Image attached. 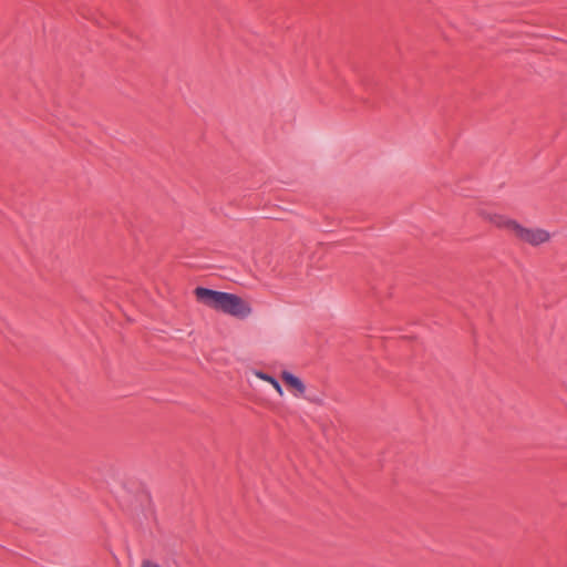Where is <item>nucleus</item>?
Instances as JSON below:
<instances>
[{
	"label": "nucleus",
	"instance_id": "nucleus-1",
	"mask_svg": "<svg viewBox=\"0 0 567 567\" xmlns=\"http://www.w3.org/2000/svg\"><path fill=\"white\" fill-rule=\"evenodd\" d=\"M194 295L198 302L238 319H245L251 313L250 305L235 293L196 287Z\"/></svg>",
	"mask_w": 567,
	"mask_h": 567
},
{
	"label": "nucleus",
	"instance_id": "nucleus-3",
	"mask_svg": "<svg viewBox=\"0 0 567 567\" xmlns=\"http://www.w3.org/2000/svg\"><path fill=\"white\" fill-rule=\"evenodd\" d=\"M280 378L287 388L296 391L295 395H303L305 394L306 385L299 377L295 375L290 371L284 370L281 372Z\"/></svg>",
	"mask_w": 567,
	"mask_h": 567
},
{
	"label": "nucleus",
	"instance_id": "nucleus-4",
	"mask_svg": "<svg viewBox=\"0 0 567 567\" xmlns=\"http://www.w3.org/2000/svg\"><path fill=\"white\" fill-rule=\"evenodd\" d=\"M492 224H494L498 228H505L514 231V225L512 223H517L514 219L507 218L504 215L494 214L489 217Z\"/></svg>",
	"mask_w": 567,
	"mask_h": 567
},
{
	"label": "nucleus",
	"instance_id": "nucleus-2",
	"mask_svg": "<svg viewBox=\"0 0 567 567\" xmlns=\"http://www.w3.org/2000/svg\"><path fill=\"white\" fill-rule=\"evenodd\" d=\"M514 233L518 239L532 246H538L549 240L550 235L547 230L540 228H526L519 223H512Z\"/></svg>",
	"mask_w": 567,
	"mask_h": 567
},
{
	"label": "nucleus",
	"instance_id": "nucleus-5",
	"mask_svg": "<svg viewBox=\"0 0 567 567\" xmlns=\"http://www.w3.org/2000/svg\"><path fill=\"white\" fill-rule=\"evenodd\" d=\"M258 377H259V378H261V379H264V380H266V381H268V383H271V384L274 385V388H275L279 393H282V391H281V385H280L279 381H278L275 377L269 375V374H267V373H265V372H259V373H258Z\"/></svg>",
	"mask_w": 567,
	"mask_h": 567
},
{
	"label": "nucleus",
	"instance_id": "nucleus-6",
	"mask_svg": "<svg viewBox=\"0 0 567 567\" xmlns=\"http://www.w3.org/2000/svg\"><path fill=\"white\" fill-rule=\"evenodd\" d=\"M128 493H134L132 488L127 489ZM136 496H150V491H147L144 486H141V491H135Z\"/></svg>",
	"mask_w": 567,
	"mask_h": 567
}]
</instances>
